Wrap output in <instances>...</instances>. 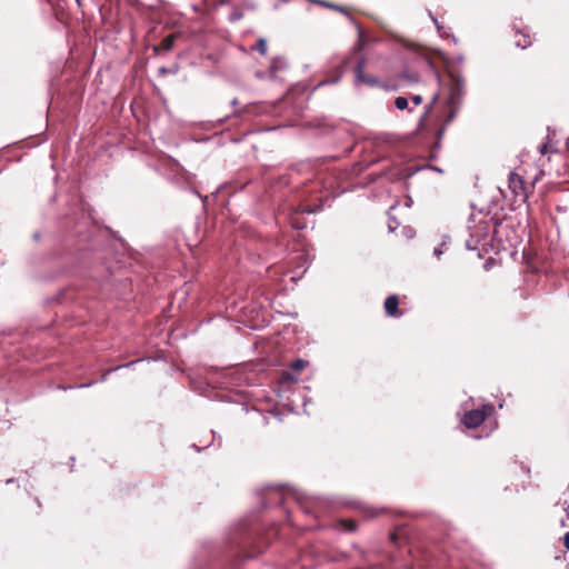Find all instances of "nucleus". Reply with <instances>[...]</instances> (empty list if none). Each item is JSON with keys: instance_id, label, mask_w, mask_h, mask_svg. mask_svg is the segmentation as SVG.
Instances as JSON below:
<instances>
[{"instance_id": "nucleus-17", "label": "nucleus", "mask_w": 569, "mask_h": 569, "mask_svg": "<svg viewBox=\"0 0 569 569\" xmlns=\"http://www.w3.org/2000/svg\"><path fill=\"white\" fill-rule=\"evenodd\" d=\"M322 6H326V7H329V8H332L337 11H340V12H343L347 14L346 10L342 8V7H339V6H336V4H332V3H327V2H320Z\"/></svg>"}, {"instance_id": "nucleus-15", "label": "nucleus", "mask_w": 569, "mask_h": 569, "mask_svg": "<svg viewBox=\"0 0 569 569\" xmlns=\"http://www.w3.org/2000/svg\"><path fill=\"white\" fill-rule=\"evenodd\" d=\"M478 244L479 243H476V239H472L471 237L466 241V248L468 250H476L478 248Z\"/></svg>"}, {"instance_id": "nucleus-16", "label": "nucleus", "mask_w": 569, "mask_h": 569, "mask_svg": "<svg viewBox=\"0 0 569 569\" xmlns=\"http://www.w3.org/2000/svg\"><path fill=\"white\" fill-rule=\"evenodd\" d=\"M347 16H348V19H349V20L355 24V27L357 28L359 38H362V37H363V31H362L361 27L358 24V22H357V21H355V20H353V18H352L351 16H349V14H347Z\"/></svg>"}, {"instance_id": "nucleus-6", "label": "nucleus", "mask_w": 569, "mask_h": 569, "mask_svg": "<svg viewBox=\"0 0 569 569\" xmlns=\"http://www.w3.org/2000/svg\"><path fill=\"white\" fill-rule=\"evenodd\" d=\"M288 67L287 60L283 57H276L272 59L268 73L271 79L277 78V73L286 70Z\"/></svg>"}, {"instance_id": "nucleus-12", "label": "nucleus", "mask_w": 569, "mask_h": 569, "mask_svg": "<svg viewBox=\"0 0 569 569\" xmlns=\"http://www.w3.org/2000/svg\"><path fill=\"white\" fill-rule=\"evenodd\" d=\"M252 50H257V51L260 52V54L264 56L266 52H267V42H266V40L263 38H260L257 41L256 46L252 47Z\"/></svg>"}, {"instance_id": "nucleus-27", "label": "nucleus", "mask_w": 569, "mask_h": 569, "mask_svg": "<svg viewBox=\"0 0 569 569\" xmlns=\"http://www.w3.org/2000/svg\"><path fill=\"white\" fill-rule=\"evenodd\" d=\"M112 370H113V369H111V370H107V372L104 373V376H103V377H106V376H107L108 373H110Z\"/></svg>"}, {"instance_id": "nucleus-18", "label": "nucleus", "mask_w": 569, "mask_h": 569, "mask_svg": "<svg viewBox=\"0 0 569 569\" xmlns=\"http://www.w3.org/2000/svg\"><path fill=\"white\" fill-rule=\"evenodd\" d=\"M411 100L415 106H419L422 102V97L420 94H416Z\"/></svg>"}, {"instance_id": "nucleus-10", "label": "nucleus", "mask_w": 569, "mask_h": 569, "mask_svg": "<svg viewBox=\"0 0 569 569\" xmlns=\"http://www.w3.org/2000/svg\"><path fill=\"white\" fill-rule=\"evenodd\" d=\"M521 39L516 40V46L526 49L531 44V39L529 34H526L523 32H520Z\"/></svg>"}, {"instance_id": "nucleus-9", "label": "nucleus", "mask_w": 569, "mask_h": 569, "mask_svg": "<svg viewBox=\"0 0 569 569\" xmlns=\"http://www.w3.org/2000/svg\"><path fill=\"white\" fill-rule=\"evenodd\" d=\"M521 39L516 40V46L526 49L531 44V39L529 34H526L523 32H520Z\"/></svg>"}, {"instance_id": "nucleus-2", "label": "nucleus", "mask_w": 569, "mask_h": 569, "mask_svg": "<svg viewBox=\"0 0 569 569\" xmlns=\"http://www.w3.org/2000/svg\"><path fill=\"white\" fill-rule=\"evenodd\" d=\"M465 94V82L462 79H457L455 81V83L452 84V87L450 88V93H449V103L452 108L450 114H449V118H448V121H451L452 118L455 117V107L457 104H459L461 98L463 97Z\"/></svg>"}, {"instance_id": "nucleus-13", "label": "nucleus", "mask_w": 569, "mask_h": 569, "mask_svg": "<svg viewBox=\"0 0 569 569\" xmlns=\"http://www.w3.org/2000/svg\"><path fill=\"white\" fill-rule=\"evenodd\" d=\"M395 106L398 110H405L408 108V99L406 97H397Z\"/></svg>"}, {"instance_id": "nucleus-29", "label": "nucleus", "mask_w": 569, "mask_h": 569, "mask_svg": "<svg viewBox=\"0 0 569 569\" xmlns=\"http://www.w3.org/2000/svg\"><path fill=\"white\" fill-rule=\"evenodd\" d=\"M90 385H91V383H89L88 386H90ZM86 386H87V385H80L79 387H80V388H83V387H86Z\"/></svg>"}, {"instance_id": "nucleus-4", "label": "nucleus", "mask_w": 569, "mask_h": 569, "mask_svg": "<svg viewBox=\"0 0 569 569\" xmlns=\"http://www.w3.org/2000/svg\"><path fill=\"white\" fill-rule=\"evenodd\" d=\"M487 413L485 410L475 409L467 411L463 416V423L468 429H473L479 427L486 419Z\"/></svg>"}, {"instance_id": "nucleus-23", "label": "nucleus", "mask_w": 569, "mask_h": 569, "mask_svg": "<svg viewBox=\"0 0 569 569\" xmlns=\"http://www.w3.org/2000/svg\"><path fill=\"white\" fill-rule=\"evenodd\" d=\"M430 17H431L432 21L435 22V24L437 26V28H438V29H440V26H439V23H438L437 18H435V17H433V16H431V14H430Z\"/></svg>"}, {"instance_id": "nucleus-24", "label": "nucleus", "mask_w": 569, "mask_h": 569, "mask_svg": "<svg viewBox=\"0 0 569 569\" xmlns=\"http://www.w3.org/2000/svg\"><path fill=\"white\" fill-rule=\"evenodd\" d=\"M433 253H435L436 256H440V254H441V250L436 248V249H435V251H433Z\"/></svg>"}, {"instance_id": "nucleus-3", "label": "nucleus", "mask_w": 569, "mask_h": 569, "mask_svg": "<svg viewBox=\"0 0 569 569\" xmlns=\"http://www.w3.org/2000/svg\"><path fill=\"white\" fill-rule=\"evenodd\" d=\"M365 64H366V59L361 58L355 68L356 82H361V83L368 84L370 87L379 86L380 80L378 78L372 77V76H366L363 73Z\"/></svg>"}, {"instance_id": "nucleus-1", "label": "nucleus", "mask_w": 569, "mask_h": 569, "mask_svg": "<svg viewBox=\"0 0 569 569\" xmlns=\"http://www.w3.org/2000/svg\"><path fill=\"white\" fill-rule=\"evenodd\" d=\"M470 221L473 222V224L468 227L471 238L476 239V243L483 242L485 244L491 233L496 232V227L499 224L498 221L489 214L482 216L481 213L478 220H476V216L472 214Z\"/></svg>"}, {"instance_id": "nucleus-8", "label": "nucleus", "mask_w": 569, "mask_h": 569, "mask_svg": "<svg viewBox=\"0 0 569 569\" xmlns=\"http://www.w3.org/2000/svg\"><path fill=\"white\" fill-rule=\"evenodd\" d=\"M547 139H549V137H547ZM538 151L542 156L555 154V153H558V148L556 144L551 143L550 140H547V142H543L538 147Z\"/></svg>"}, {"instance_id": "nucleus-14", "label": "nucleus", "mask_w": 569, "mask_h": 569, "mask_svg": "<svg viewBox=\"0 0 569 569\" xmlns=\"http://www.w3.org/2000/svg\"><path fill=\"white\" fill-rule=\"evenodd\" d=\"M307 366V361L302 359H297L291 363V369L296 371L302 370Z\"/></svg>"}, {"instance_id": "nucleus-21", "label": "nucleus", "mask_w": 569, "mask_h": 569, "mask_svg": "<svg viewBox=\"0 0 569 569\" xmlns=\"http://www.w3.org/2000/svg\"><path fill=\"white\" fill-rule=\"evenodd\" d=\"M172 46V39H166L164 40V48L169 50Z\"/></svg>"}, {"instance_id": "nucleus-19", "label": "nucleus", "mask_w": 569, "mask_h": 569, "mask_svg": "<svg viewBox=\"0 0 569 569\" xmlns=\"http://www.w3.org/2000/svg\"><path fill=\"white\" fill-rule=\"evenodd\" d=\"M398 224H399V223H398L395 219H392V220L389 222L388 228H389V230H390V231H393V230H396V229H397Z\"/></svg>"}, {"instance_id": "nucleus-22", "label": "nucleus", "mask_w": 569, "mask_h": 569, "mask_svg": "<svg viewBox=\"0 0 569 569\" xmlns=\"http://www.w3.org/2000/svg\"><path fill=\"white\" fill-rule=\"evenodd\" d=\"M356 529V525L353 521H349L348 530L352 531Z\"/></svg>"}, {"instance_id": "nucleus-7", "label": "nucleus", "mask_w": 569, "mask_h": 569, "mask_svg": "<svg viewBox=\"0 0 569 569\" xmlns=\"http://www.w3.org/2000/svg\"><path fill=\"white\" fill-rule=\"evenodd\" d=\"M509 186L512 189L513 193L516 196H518L520 191H523L525 181L517 173L510 172V174H509Z\"/></svg>"}, {"instance_id": "nucleus-5", "label": "nucleus", "mask_w": 569, "mask_h": 569, "mask_svg": "<svg viewBox=\"0 0 569 569\" xmlns=\"http://www.w3.org/2000/svg\"><path fill=\"white\" fill-rule=\"evenodd\" d=\"M385 311L387 316L399 318L402 313L399 312V299L397 295H390L385 300Z\"/></svg>"}, {"instance_id": "nucleus-20", "label": "nucleus", "mask_w": 569, "mask_h": 569, "mask_svg": "<svg viewBox=\"0 0 569 569\" xmlns=\"http://www.w3.org/2000/svg\"><path fill=\"white\" fill-rule=\"evenodd\" d=\"M565 548L569 551V531L563 537Z\"/></svg>"}, {"instance_id": "nucleus-26", "label": "nucleus", "mask_w": 569, "mask_h": 569, "mask_svg": "<svg viewBox=\"0 0 569 569\" xmlns=\"http://www.w3.org/2000/svg\"><path fill=\"white\" fill-rule=\"evenodd\" d=\"M76 2H77V4H78V7H80V6H81V0H76Z\"/></svg>"}, {"instance_id": "nucleus-25", "label": "nucleus", "mask_w": 569, "mask_h": 569, "mask_svg": "<svg viewBox=\"0 0 569 569\" xmlns=\"http://www.w3.org/2000/svg\"><path fill=\"white\" fill-rule=\"evenodd\" d=\"M136 362L137 361H131V362L127 363L124 367H130V366L134 365Z\"/></svg>"}, {"instance_id": "nucleus-11", "label": "nucleus", "mask_w": 569, "mask_h": 569, "mask_svg": "<svg viewBox=\"0 0 569 569\" xmlns=\"http://www.w3.org/2000/svg\"><path fill=\"white\" fill-rule=\"evenodd\" d=\"M343 74V66H341L337 72V74L332 78H327L326 80L321 81L319 83V86H323V84H333V83H337Z\"/></svg>"}, {"instance_id": "nucleus-28", "label": "nucleus", "mask_w": 569, "mask_h": 569, "mask_svg": "<svg viewBox=\"0 0 569 569\" xmlns=\"http://www.w3.org/2000/svg\"><path fill=\"white\" fill-rule=\"evenodd\" d=\"M232 104H233V106H234V104H237V99H233V100H232Z\"/></svg>"}]
</instances>
